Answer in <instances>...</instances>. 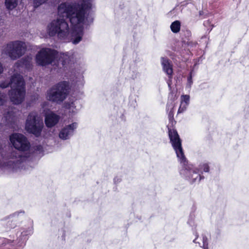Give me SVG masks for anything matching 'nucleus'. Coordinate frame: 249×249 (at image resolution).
<instances>
[{
	"label": "nucleus",
	"mask_w": 249,
	"mask_h": 249,
	"mask_svg": "<svg viewBox=\"0 0 249 249\" xmlns=\"http://www.w3.org/2000/svg\"><path fill=\"white\" fill-rule=\"evenodd\" d=\"M94 0H78L74 2H64L57 7L58 15L68 18L72 26L70 30L68 23L63 18L53 20L47 26V32L50 36H57L60 39H71L74 44H78L83 36V24L87 12L92 9Z\"/></svg>",
	"instance_id": "f257e3e1"
},
{
	"label": "nucleus",
	"mask_w": 249,
	"mask_h": 249,
	"mask_svg": "<svg viewBox=\"0 0 249 249\" xmlns=\"http://www.w3.org/2000/svg\"><path fill=\"white\" fill-rule=\"evenodd\" d=\"M10 141L13 146L18 151H13L11 154V158L7 163H2L0 161V169H9L13 172L21 170L24 166L25 157L21 152L27 151L30 144L27 139L23 135L19 133H13L10 136Z\"/></svg>",
	"instance_id": "f03ea898"
},
{
	"label": "nucleus",
	"mask_w": 249,
	"mask_h": 249,
	"mask_svg": "<svg viewBox=\"0 0 249 249\" xmlns=\"http://www.w3.org/2000/svg\"><path fill=\"white\" fill-rule=\"evenodd\" d=\"M168 133L172 145L176 153L178 160L183 166V169L180 171V174L185 177L191 182H199L202 177L199 173V170L195 168L192 165L187 164V161L181 146V140L177 131L175 129H169Z\"/></svg>",
	"instance_id": "7ed1b4c3"
},
{
	"label": "nucleus",
	"mask_w": 249,
	"mask_h": 249,
	"mask_svg": "<svg viewBox=\"0 0 249 249\" xmlns=\"http://www.w3.org/2000/svg\"><path fill=\"white\" fill-rule=\"evenodd\" d=\"M36 60L37 64L39 66H45L53 64L63 70L68 68L70 62L68 53H59L47 48H43L37 53Z\"/></svg>",
	"instance_id": "20e7f679"
},
{
	"label": "nucleus",
	"mask_w": 249,
	"mask_h": 249,
	"mask_svg": "<svg viewBox=\"0 0 249 249\" xmlns=\"http://www.w3.org/2000/svg\"><path fill=\"white\" fill-rule=\"evenodd\" d=\"M11 102L15 105L20 104L25 96V82L22 76L14 74L12 76L11 89L9 91Z\"/></svg>",
	"instance_id": "39448f33"
},
{
	"label": "nucleus",
	"mask_w": 249,
	"mask_h": 249,
	"mask_svg": "<svg viewBox=\"0 0 249 249\" xmlns=\"http://www.w3.org/2000/svg\"><path fill=\"white\" fill-rule=\"evenodd\" d=\"M69 89V84L68 82H60L47 90L46 98L50 101L60 103L66 98Z\"/></svg>",
	"instance_id": "423d86ee"
},
{
	"label": "nucleus",
	"mask_w": 249,
	"mask_h": 249,
	"mask_svg": "<svg viewBox=\"0 0 249 249\" xmlns=\"http://www.w3.org/2000/svg\"><path fill=\"white\" fill-rule=\"evenodd\" d=\"M27 46L24 42L16 40L7 43L3 49V52L13 60L22 56L26 51Z\"/></svg>",
	"instance_id": "0eeeda50"
},
{
	"label": "nucleus",
	"mask_w": 249,
	"mask_h": 249,
	"mask_svg": "<svg viewBox=\"0 0 249 249\" xmlns=\"http://www.w3.org/2000/svg\"><path fill=\"white\" fill-rule=\"evenodd\" d=\"M43 127L42 120L38 116L36 112H31L28 116L25 123L26 131L35 135L36 137L40 135Z\"/></svg>",
	"instance_id": "6e6552de"
},
{
	"label": "nucleus",
	"mask_w": 249,
	"mask_h": 249,
	"mask_svg": "<svg viewBox=\"0 0 249 249\" xmlns=\"http://www.w3.org/2000/svg\"><path fill=\"white\" fill-rule=\"evenodd\" d=\"M77 127V124L76 123H73L66 125L59 132V138L63 140L69 139L73 135Z\"/></svg>",
	"instance_id": "1a4fd4ad"
},
{
	"label": "nucleus",
	"mask_w": 249,
	"mask_h": 249,
	"mask_svg": "<svg viewBox=\"0 0 249 249\" xmlns=\"http://www.w3.org/2000/svg\"><path fill=\"white\" fill-rule=\"evenodd\" d=\"M161 63L163 71L168 75L169 79L167 81L168 87H171L173 75V66L169 59L167 58L162 57Z\"/></svg>",
	"instance_id": "9d476101"
},
{
	"label": "nucleus",
	"mask_w": 249,
	"mask_h": 249,
	"mask_svg": "<svg viewBox=\"0 0 249 249\" xmlns=\"http://www.w3.org/2000/svg\"><path fill=\"white\" fill-rule=\"evenodd\" d=\"M59 119L60 116L57 114L53 112H49L45 116V124L47 127H52L58 123Z\"/></svg>",
	"instance_id": "9b49d317"
},
{
	"label": "nucleus",
	"mask_w": 249,
	"mask_h": 249,
	"mask_svg": "<svg viewBox=\"0 0 249 249\" xmlns=\"http://www.w3.org/2000/svg\"><path fill=\"white\" fill-rule=\"evenodd\" d=\"M73 84L78 87L83 86L84 84V76L81 73H78L72 80Z\"/></svg>",
	"instance_id": "f8f14e48"
},
{
	"label": "nucleus",
	"mask_w": 249,
	"mask_h": 249,
	"mask_svg": "<svg viewBox=\"0 0 249 249\" xmlns=\"http://www.w3.org/2000/svg\"><path fill=\"white\" fill-rule=\"evenodd\" d=\"M196 237L193 240V242L195 243H198L200 247L204 248V249H207L208 247V242L207 238H206V237L204 235H202V244L201 245V244L199 242L196 241V240L198 239V235H196Z\"/></svg>",
	"instance_id": "ddd939ff"
},
{
	"label": "nucleus",
	"mask_w": 249,
	"mask_h": 249,
	"mask_svg": "<svg viewBox=\"0 0 249 249\" xmlns=\"http://www.w3.org/2000/svg\"><path fill=\"white\" fill-rule=\"evenodd\" d=\"M18 0H6L5 5L9 10H12L18 5Z\"/></svg>",
	"instance_id": "4468645a"
},
{
	"label": "nucleus",
	"mask_w": 249,
	"mask_h": 249,
	"mask_svg": "<svg viewBox=\"0 0 249 249\" xmlns=\"http://www.w3.org/2000/svg\"><path fill=\"white\" fill-rule=\"evenodd\" d=\"M170 28L171 31L175 33H177L180 31V23L178 20H176L173 22Z\"/></svg>",
	"instance_id": "2eb2a0df"
},
{
	"label": "nucleus",
	"mask_w": 249,
	"mask_h": 249,
	"mask_svg": "<svg viewBox=\"0 0 249 249\" xmlns=\"http://www.w3.org/2000/svg\"><path fill=\"white\" fill-rule=\"evenodd\" d=\"M32 57L28 56L23 60V65L27 69H30L32 67Z\"/></svg>",
	"instance_id": "dca6fc26"
},
{
	"label": "nucleus",
	"mask_w": 249,
	"mask_h": 249,
	"mask_svg": "<svg viewBox=\"0 0 249 249\" xmlns=\"http://www.w3.org/2000/svg\"><path fill=\"white\" fill-rule=\"evenodd\" d=\"M7 101L6 94L5 93L0 92V106L4 105Z\"/></svg>",
	"instance_id": "f3484780"
},
{
	"label": "nucleus",
	"mask_w": 249,
	"mask_h": 249,
	"mask_svg": "<svg viewBox=\"0 0 249 249\" xmlns=\"http://www.w3.org/2000/svg\"><path fill=\"white\" fill-rule=\"evenodd\" d=\"M11 79H10V81L8 80H5L4 81H1L0 82V87L2 89L6 88L9 85L11 87Z\"/></svg>",
	"instance_id": "a211bd4d"
},
{
	"label": "nucleus",
	"mask_w": 249,
	"mask_h": 249,
	"mask_svg": "<svg viewBox=\"0 0 249 249\" xmlns=\"http://www.w3.org/2000/svg\"><path fill=\"white\" fill-rule=\"evenodd\" d=\"M180 102L189 105L190 102V96L188 95H182L180 97Z\"/></svg>",
	"instance_id": "6ab92c4d"
},
{
	"label": "nucleus",
	"mask_w": 249,
	"mask_h": 249,
	"mask_svg": "<svg viewBox=\"0 0 249 249\" xmlns=\"http://www.w3.org/2000/svg\"><path fill=\"white\" fill-rule=\"evenodd\" d=\"M193 74V71H192L190 73V75L188 77L187 79V87L189 89H190L191 87V86L193 84V80H192V75Z\"/></svg>",
	"instance_id": "aec40b11"
},
{
	"label": "nucleus",
	"mask_w": 249,
	"mask_h": 249,
	"mask_svg": "<svg viewBox=\"0 0 249 249\" xmlns=\"http://www.w3.org/2000/svg\"><path fill=\"white\" fill-rule=\"evenodd\" d=\"M188 106V105L187 104H185L180 102V106L178 110V113H180L183 112L186 110Z\"/></svg>",
	"instance_id": "412c9836"
},
{
	"label": "nucleus",
	"mask_w": 249,
	"mask_h": 249,
	"mask_svg": "<svg viewBox=\"0 0 249 249\" xmlns=\"http://www.w3.org/2000/svg\"><path fill=\"white\" fill-rule=\"evenodd\" d=\"M200 169L203 170L205 172H208L209 171V166L206 163H203L200 165Z\"/></svg>",
	"instance_id": "4be33fe9"
},
{
	"label": "nucleus",
	"mask_w": 249,
	"mask_h": 249,
	"mask_svg": "<svg viewBox=\"0 0 249 249\" xmlns=\"http://www.w3.org/2000/svg\"><path fill=\"white\" fill-rule=\"evenodd\" d=\"M47 0H34V6L35 7H38L40 5L46 2Z\"/></svg>",
	"instance_id": "5701e85b"
},
{
	"label": "nucleus",
	"mask_w": 249,
	"mask_h": 249,
	"mask_svg": "<svg viewBox=\"0 0 249 249\" xmlns=\"http://www.w3.org/2000/svg\"><path fill=\"white\" fill-rule=\"evenodd\" d=\"M13 115H11L9 113V112H8V113L5 116V117L6 118V119L7 120H9L11 118V116H12Z\"/></svg>",
	"instance_id": "b1692460"
},
{
	"label": "nucleus",
	"mask_w": 249,
	"mask_h": 249,
	"mask_svg": "<svg viewBox=\"0 0 249 249\" xmlns=\"http://www.w3.org/2000/svg\"><path fill=\"white\" fill-rule=\"evenodd\" d=\"M3 71V66H2V64H1V63L0 62V74H1L2 72Z\"/></svg>",
	"instance_id": "393cba45"
},
{
	"label": "nucleus",
	"mask_w": 249,
	"mask_h": 249,
	"mask_svg": "<svg viewBox=\"0 0 249 249\" xmlns=\"http://www.w3.org/2000/svg\"><path fill=\"white\" fill-rule=\"evenodd\" d=\"M71 107H72V110H71V111H72V112H74L75 111L73 110V107H73V103H71V106H70V109H71Z\"/></svg>",
	"instance_id": "a878e982"
},
{
	"label": "nucleus",
	"mask_w": 249,
	"mask_h": 249,
	"mask_svg": "<svg viewBox=\"0 0 249 249\" xmlns=\"http://www.w3.org/2000/svg\"><path fill=\"white\" fill-rule=\"evenodd\" d=\"M3 240L4 241L5 243H6L8 241V240H7L6 239H4Z\"/></svg>",
	"instance_id": "bb28decb"
},
{
	"label": "nucleus",
	"mask_w": 249,
	"mask_h": 249,
	"mask_svg": "<svg viewBox=\"0 0 249 249\" xmlns=\"http://www.w3.org/2000/svg\"><path fill=\"white\" fill-rule=\"evenodd\" d=\"M23 245H24V243H22V244H21V245H20V246H22Z\"/></svg>",
	"instance_id": "cd10ccee"
},
{
	"label": "nucleus",
	"mask_w": 249,
	"mask_h": 249,
	"mask_svg": "<svg viewBox=\"0 0 249 249\" xmlns=\"http://www.w3.org/2000/svg\"><path fill=\"white\" fill-rule=\"evenodd\" d=\"M171 115H172L171 113V112H170V113H169V116H171Z\"/></svg>",
	"instance_id": "c85d7f7f"
},
{
	"label": "nucleus",
	"mask_w": 249,
	"mask_h": 249,
	"mask_svg": "<svg viewBox=\"0 0 249 249\" xmlns=\"http://www.w3.org/2000/svg\"><path fill=\"white\" fill-rule=\"evenodd\" d=\"M14 226L12 227V226H11L10 228H14Z\"/></svg>",
	"instance_id": "c756f323"
}]
</instances>
